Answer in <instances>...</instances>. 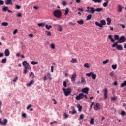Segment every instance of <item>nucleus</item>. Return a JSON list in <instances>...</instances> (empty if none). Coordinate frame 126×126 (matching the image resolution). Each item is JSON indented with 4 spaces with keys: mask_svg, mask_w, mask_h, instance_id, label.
<instances>
[{
    "mask_svg": "<svg viewBox=\"0 0 126 126\" xmlns=\"http://www.w3.org/2000/svg\"><path fill=\"white\" fill-rule=\"evenodd\" d=\"M22 64L24 67L23 73L24 74H26L27 72H28V69H31V67H30V65L27 63V61H23L22 63Z\"/></svg>",
    "mask_w": 126,
    "mask_h": 126,
    "instance_id": "obj_1",
    "label": "nucleus"
},
{
    "mask_svg": "<svg viewBox=\"0 0 126 126\" xmlns=\"http://www.w3.org/2000/svg\"><path fill=\"white\" fill-rule=\"evenodd\" d=\"M126 38L124 36H121L119 39L117 41V42H115L114 44L112 45L113 48H116L117 47V45L118 44H121L122 43H124L125 41H126Z\"/></svg>",
    "mask_w": 126,
    "mask_h": 126,
    "instance_id": "obj_2",
    "label": "nucleus"
},
{
    "mask_svg": "<svg viewBox=\"0 0 126 126\" xmlns=\"http://www.w3.org/2000/svg\"><path fill=\"white\" fill-rule=\"evenodd\" d=\"M62 90L63 91L65 97H68V96H69V94L71 93L72 91L71 88H70L65 89L64 87H63Z\"/></svg>",
    "mask_w": 126,
    "mask_h": 126,
    "instance_id": "obj_3",
    "label": "nucleus"
},
{
    "mask_svg": "<svg viewBox=\"0 0 126 126\" xmlns=\"http://www.w3.org/2000/svg\"><path fill=\"white\" fill-rule=\"evenodd\" d=\"M53 15L56 18H61L62 17V12L60 10H56L53 12Z\"/></svg>",
    "mask_w": 126,
    "mask_h": 126,
    "instance_id": "obj_4",
    "label": "nucleus"
},
{
    "mask_svg": "<svg viewBox=\"0 0 126 126\" xmlns=\"http://www.w3.org/2000/svg\"><path fill=\"white\" fill-rule=\"evenodd\" d=\"M95 24L96 26H98L99 27H103V25H106V20L104 19L101 20L100 23L96 21L95 22Z\"/></svg>",
    "mask_w": 126,
    "mask_h": 126,
    "instance_id": "obj_5",
    "label": "nucleus"
},
{
    "mask_svg": "<svg viewBox=\"0 0 126 126\" xmlns=\"http://www.w3.org/2000/svg\"><path fill=\"white\" fill-rule=\"evenodd\" d=\"M86 76H88V77H92V79H93L94 80H95V79H96V78L97 77V75H96V74H94L92 72L86 74Z\"/></svg>",
    "mask_w": 126,
    "mask_h": 126,
    "instance_id": "obj_6",
    "label": "nucleus"
},
{
    "mask_svg": "<svg viewBox=\"0 0 126 126\" xmlns=\"http://www.w3.org/2000/svg\"><path fill=\"white\" fill-rule=\"evenodd\" d=\"M86 11L88 13L93 14L95 12V9L93 7H87Z\"/></svg>",
    "mask_w": 126,
    "mask_h": 126,
    "instance_id": "obj_7",
    "label": "nucleus"
},
{
    "mask_svg": "<svg viewBox=\"0 0 126 126\" xmlns=\"http://www.w3.org/2000/svg\"><path fill=\"white\" fill-rule=\"evenodd\" d=\"M84 98V94L80 93L78 96L76 97V100L77 101H80V100H82V99Z\"/></svg>",
    "mask_w": 126,
    "mask_h": 126,
    "instance_id": "obj_8",
    "label": "nucleus"
},
{
    "mask_svg": "<svg viewBox=\"0 0 126 126\" xmlns=\"http://www.w3.org/2000/svg\"><path fill=\"white\" fill-rule=\"evenodd\" d=\"M101 108L100 107V103H96L94 106V109L95 111H98L100 110Z\"/></svg>",
    "mask_w": 126,
    "mask_h": 126,
    "instance_id": "obj_9",
    "label": "nucleus"
},
{
    "mask_svg": "<svg viewBox=\"0 0 126 126\" xmlns=\"http://www.w3.org/2000/svg\"><path fill=\"white\" fill-rule=\"evenodd\" d=\"M104 94L103 96L104 97V99H108V89L107 88H104Z\"/></svg>",
    "mask_w": 126,
    "mask_h": 126,
    "instance_id": "obj_10",
    "label": "nucleus"
},
{
    "mask_svg": "<svg viewBox=\"0 0 126 126\" xmlns=\"http://www.w3.org/2000/svg\"><path fill=\"white\" fill-rule=\"evenodd\" d=\"M88 91H89V88L88 87H85L82 89V92L83 93H86L87 94H88Z\"/></svg>",
    "mask_w": 126,
    "mask_h": 126,
    "instance_id": "obj_11",
    "label": "nucleus"
},
{
    "mask_svg": "<svg viewBox=\"0 0 126 126\" xmlns=\"http://www.w3.org/2000/svg\"><path fill=\"white\" fill-rule=\"evenodd\" d=\"M4 55L5 57H9V56L10 55V51H9V49H6L4 51Z\"/></svg>",
    "mask_w": 126,
    "mask_h": 126,
    "instance_id": "obj_12",
    "label": "nucleus"
},
{
    "mask_svg": "<svg viewBox=\"0 0 126 126\" xmlns=\"http://www.w3.org/2000/svg\"><path fill=\"white\" fill-rule=\"evenodd\" d=\"M8 122L6 119H4V122H1V119L0 118V124L1 125H6Z\"/></svg>",
    "mask_w": 126,
    "mask_h": 126,
    "instance_id": "obj_13",
    "label": "nucleus"
},
{
    "mask_svg": "<svg viewBox=\"0 0 126 126\" xmlns=\"http://www.w3.org/2000/svg\"><path fill=\"white\" fill-rule=\"evenodd\" d=\"M5 3L6 5H12V0H7Z\"/></svg>",
    "mask_w": 126,
    "mask_h": 126,
    "instance_id": "obj_14",
    "label": "nucleus"
},
{
    "mask_svg": "<svg viewBox=\"0 0 126 126\" xmlns=\"http://www.w3.org/2000/svg\"><path fill=\"white\" fill-rule=\"evenodd\" d=\"M123 8H124V7L123 6H122L121 5H118V8H117V11L118 12H121L123 11Z\"/></svg>",
    "mask_w": 126,
    "mask_h": 126,
    "instance_id": "obj_15",
    "label": "nucleus"
},
{
    "mask_svg": "<svg viewBox=\"0 0 126 126\" xmlns=\"http://www.w3.org/2000/svg\"><path fill=\"white\" fill-rule=\"evenodd\" d=\"M76 77V74L74 73L73 75H72L71 77V81L72 82L75 81V78Z\"/></svg>",
    "mask_w": 126,
    "mask_h": 126,
    "instance_id": "obj_16",
    "label": "nucleus"
},
{
    "mask_svg": "<svg viewBox=\"0 0 126 126\" xmlns=\"http://www.w3.org/2000/svg\"><path fill=\"white\" fill-rule=\"evenodd\" d=\"M117 50H118V51H122L123 50V46H122V45H117Z\"/></svg>",
    "mask_w": 126,
    "mask_h": 126,
    "instance_id": "obj_17",
    "label": "nucleus"
},
{
    "mask_svg": "<svg viewBox=\"0 0 126 126\" xmlns=\"http://www.w3.org/2000/svg\"><path fill=\"white\" fill-rule=\"evenodd\" d=\"M106 21L107 22V25H110L111 22H112V20L109 17L107 18Z\"/></svg>",
    "mask_w": 126,
    "mask_h": 126,
    "instance_id": "obj_18",
    "label": "nucleus"
},
{
    "mask_svg": "<svg viewBox=\"0 0 126 126\" xmlns=\"http://www.w3.org/2000/svg\"><path fill=\"white\" fill-rule=\"evenodd\" d=\"M32 84H34V80H32L30 81L29 83L27 84V86L30 87Z\"/></svg>",
    "mask_w": 126,
    "mask_h": 126,
    "instance_id": "obj_19",
    "label": "nucleus"
},
{
    "mask_svg": "<svg viewBox=\"0 0 126 126\" xmlns=\"http://www.w3.org/2000/svg\"><path fill=\"white\" fill-rule=\"evenodd\" d=\"M77 23L78 24H80V25H82L84 24V21H83V20H80L77 21Z\"/></svg>",
    "mask_w": 126,
    "mask_h": 126,
    "instance_id": "obj_20",
    "label": "nucleus"
},
{
    "mask_svg": "<svg viewBox=\"0 0 126 126\" xmlns=\"http://www.w3.org/2000/svg\"><path fill=\"white\" fill-rule=\"evenodd\" d=\"M94 3H101L102 0H92Z\"/></svg>",
    "mask_w": 126,
    "mask_h": 126,
    "instance_id": "obj_21",
    "label": "nucleus"
},
{
    "mask_svg": "<svg viewBox=\"0 0 126 126\" xmlns=\"http://www.w3.org/2000/svg\"><path fill=\"white\" fill-rule=\"evenodd\" d=\"M103 11V8H97L94 9V12H101V11Z\"/></svg>",
    "mask_w": 126,
    "mask_h": 126,
    "instance_id": "obj_22",
    "label": "nucleus"
},
{
    "mask_svg": "<svg viewBox=\"0 0 126 126\" xmlns=\"http://www.w3.org/2000/svg\"><path fill=\"white\" fill-rule=\"evenodd\" d=\"M45 33L46 35H47V36H51L52 35V33H51V32H50V31H45Z\"/></svg>",
    "mask_w": 126,
    "mask_h": 126,
    "instance_id": "obj_23",
    "label": "nucleus"
},
{
    "mask_svg": "<svg viewBox=\"0 0 126 126\" xmlns=\"http://www.w3.org/2000/svg\"><path fill=\"white\" fill-rule=\"evenodd\" d=\"M126 86V81H124L122 83H121L120 87L123 88Z\"/></svg>",
    "mask_w": 126,
    "mask_h": 126,
    "instance_id": "obj_24",
    "label": "nucleus"
},
{
    "mask_svg": "<svg viewBox=\"0 0 126 126\" xmlns=\"http://www.w3.org/2000/svg\"><path fill=\"white\" fill-rule=\"evenodd\" d=\"M58 31H60V32L63 30V27L60 25H58Z\"/></svg>",
    "mask_w": 126,
    "mask_h": 126,
    "instance_id": "obj_25",
    "label": "nucleus"
},
{
    "mask_svg": "<svg viewBox=\"0 0 126 126\" xmlns=\"http://www.w3.org/2000/svg\"><path fill=\"white\" fill-rule=\"evenodd\" d=\"M71 63H77V60L76 59L73 58L71 60Z\"/></svg>",
    "mask_w": 126,
    "mask_h": 126,
    "instance_id": "obj_26",
    "label": "nucleus"
},
{
    "mask_svg": "<svg viewBox=\"0 0 126 126\" xmlns=\"http://www.w3.org/2000/svg\"><path fill=\"white\" fill-rule=\"evenodd\" d=\"M91 18H92V15L89 14L87 16V18H86V20H90V19H91Z\"/></svg>",
    "mask_w": 126,
    "mask_h": 126,
    "instance_id": "obj_27",
    "label": "nucleus"
},
{
    "mask_svg": "<svg viewBox=\"0 0 126 126\" xmlns=\"http://www.w3.org/2000/svg\"><path fill=\"white\" fill-rule=\"evenodd\" d=\"M108 38L109 39H110V40H111L112 43H114V42H115V40L114 39V38L112 37V35H108Z\"/></svg>",
    "mask_w": 126,
    "mask_h": 126,
    "instance_id": "obj_28",
    "label": "nucleus"
},
{
    "mask_svg": "<svg viewBox=\"0 0 126 126\" xmlns=\"http://www.w3.org/2000/svg\"><path fill=\"white\" fill-rule=\"evenodd\" d=\"M69 12V9L68 8H66V9L65 10L64 15H67V14H68Z\"/></svg>",
    "mask_w": 126,
    "mask_h": 126,
    "instance_id": "obj_29",
    "label": "nucleus"
},
{
    "mask_svg": "<svg viewBox=\"0 0 126 126\" xmlns=\"http://www.w3.org/2000/svg\"><path fill=\"white\" fill-rule=\"evenodd\" d=\"M31 64H32V65H36L38 64V62L32 61L31 63Z\"/></svg>",
    "mask_w": 126,
    "mask_h": 126,
    "instance_id": "obj_30",
    "label": "nucleus"
},
{
    "mask_svg": "<svg viewBox=\"0 0 126 126\" xmlns=\"http://www.w3.org/2000/svg\"><path fill=\"white\" fill-rule=\"evenodd\" d=\"M117 66L118 65L117 64L112 65L111 66V68H112V69H114V70H115V69H117Z\"/></svg>",
    "mask_w": 126,
    "mask_h": 126,
    "instance_id": "obj_31",
    "label": "nucleus"
},
{
    "mask_svg": "<svg viewBox=\"0 0 126 126\" xmlns=\"http://www.w3.org/2000/svg\"><path fill=\"white\" fill-rule=\"evenodd\" d=\"M45 28H46V29H47L48 30H50V29H51V28H52V25L49 26L48 25H46Z\"/></svg>",
    "mask_w": 126,
    "mask_h": 126,
    "instance_id": "obj_32",
    "label": "nucleus"
},
{
    "mask_svg": "<svg viewBox=\"0 0 126 126\" xmlns=\"http://www.w3.org/2000/svg\"><path fill=\"white\" fill-rule=\"evenodd\" d=\"M78 109L79 112H81L82 110V106H80V104H78Z\"/></svg>",
    "mask_w": 126,
    "mask_h": 126,
    "instance_id": "obj_33",
    "label": "nucleus"
},
{
    "mask_svg": "<svg viewBox=\"0 0 126 126\" xmlns=\"http://www.w3.org/2000/svg\"><path fill=\"white\" fill-rule=\"evenodd\" d=\"M37 25L39 26V27H44V26H45V24L44 23H38Z\"/></svg>",
    "mask_w": 126,
    "mask_h": 126,
    "instance_id": "obj_34",
    "label": "nucleus"
},
{
    "mask_svg": "<svg viewBox=\"0 0 126 126\" xmlns=\"http://www.w3.org/2000/svg\"><path fill=\"white\" fill-rule=\"evenodd\" d=\"M8 9V7H3L2 10L6 12V11Z\"/></svg>",
    "mask_w": 126,
    "mask_h": 126,
    "instance_id": "obj_35",
    "label": "nucleus"
},
{
    "mask_svg": "<svg viewBox=\"0 0 126 126\" xmlns=\"http://www.w3.org/2000/svg\"><path fill=\"white\" fill-rule=\"evenodd\" d=\"M108 4H109V1H106L103 4V6L104 7H107V6H108Z\"/></svg>",
    "mask_w": 126,
    "mask_h": 126,
    "instance_id": "obj_36",
    "label": "nucleus"
},
{
    "mask_svg": "<svg viewBox=\"0 0 126 126\" xmlns=\"http://www.w3.org/2000/svg\"><path fill=\"white\" fill-rule=\"evenodd\" d=\"M1 25L2 26H7V25H8V23L5 22H3L1 23Z\"/></svg>",
    "mask_w": 126,
    "mask_h": 126,
    "instance_id": "obj_37",
    "label": "nucleus"
},
{
    "mask_svg": "<svg viewBox=\"0 0 126 126\" xmlns=\"http://www.w3.org/2000/svg\"><path fill=\"white\" fill-rule=\"evenodd\" d=\"M114 39L116 41L117 40L119 41L120 38H119V36L118 35H114Z\"/></svg>",
    "mask_w": 126,
    "mask_h": 126,
    "instance_id": "obj_38",
    "label": "nucleus"
},
{
    "mask_svg": "<svg viewBox=\"0 0 126 126\" xmlns=\"http://www.w3.org/2000/svg\"><path fill=\"white\" fill-rule=\"evenodd\" d=\"M84 66L85 67V68H89V64L88 63H86L84 65Z\"/></svg>",
    "mask_w": 126,
    "mask_h": 126,
    "instance_id": "obj_39",
    "label": "nucleus"
},
{
    "mask_svg": "<svg viewBox=\"0 0 126 126\" xmlns=\"http://www.w3.org/2000/svg\"><path fill=\"white\" fill-rule=\"evenodd\" d=\"M69 113L70 114L72 113V115H74L75 114H76V111L74 110V109H73V111H69Z\"/></svg>",
    "mask_w": 126,
    "mask_h": 126,
    "instance_id": "obj_40",
    "label": "nucleus"
},
{
    "mask_svg": "<svg viewBox=\"0 0 126 126\" xmlns=\"http://www.w3.org/2000/svg\"><path fill=\"white\" fill-rule=\"evenodd\" d=\"M90 124H91V125H93V124H94V118L91 119V120L90 121Z\"/></svg>",
    "mask_w": 126,
    "mask_h": 126,
    "instance_id": "obj_41",
    "label": "nucleus"
},
{
    "mask_svg": "<svg viewBox=\"0 0 126 126\" xmlns=\"http://www.w3.org/2000/svg\"><path fill=\"white\" fill-rule=\"evenodd\" d=\"M47 76L48 77V78L49 79V80H52V77H51V73H47Z\"/></svg>",
    "mask_w": 126,
    "mask_h": 126,
    "instance_id": "obj_42",
    "label": "nucleus"
},
{
    "mask_svg": "<svg viewBox=\"0 0 126 126\" xmlns=\"http://www.w3.org/2000/svg\"><path fill=\"white\" fill-rule=\"evenodd\" d=\"M109 62V59H107L105 61H103V64H107V63Z\"/></svg>",
    "mask_w": 126,
    "mask_h": 126,
    "instance_id": "obj_43",
    "label": "nucleus"
},
{
    "mask_svg": "<svg viewBox=\"0 0 126 126\" xmlns=\"http://www.w3.org/2000/svg\"><path fill=\"white\" fill-rule=\"evenodd\" d=\"M84 119V115L83 114H81L80 115L79 120H83Z\"/></svg>",
    "mask_w": 126,
    "mask_h": 126,
    "instance_id": "obj_44",
    "label": "nucleus"
},
{
    "mask_svg": "<svg viewBox=\"0 0 126 126\" xmlns=\"http://www.w3.org/2000/svg\"><path fill=\"white\" fill-rule=\"evenodd\" d=\"M2 63H6V58H4L1 61Z\"/></svg>",
    "mask_w": 126,
    "mask_h": 126,
    "instance_id": "obj_45",
    "label": "nucleus"
},
{
    "mask_svg": "<svg viewBox=\"0 0 126 126\" xmlns=\"http://www.w3.org/2000/svg\"><path fill=\"white\" fill-rule=\"evenodd\" d=\"M81 82H82V83H84V82H85V78H84V77H81Z\"/></svg>",
    "mask_w": 126,
    "mask_h": 126,
    "instance_id": "obj_46",
    "label": "nucleus"
},
{
    "mask_svg": "<svg viewBox=\"0 0 126 126\" xmlns=\"http://www.w3.org/2000/svg\"><path fill=\"white\" fill-rule=\"evenodd\" d=\"M50 48H51V49H53V50L55 49V44H54V43H52L50 45Z\"/></svg>",
    "mask_w": 126,
    "mask_h": 126,
    "instance_id": "obj_47",
    "label": "nucleus"
},
{
    "mask_svg": "<svg viewBox=\"0 0 126 126\" xmlns=\"http://www.w3.org/2000/svg\"><path fill=\"white\" fill-rule=\"evenodd\" d=\"M30 77H32V76L33 77H35V75L34 74V73L32 72H31V74H30Z\"/></svg>",
    "mask_w": 126,
    "mask_h": 126,
    "instance_id": "obj_48",
    "label": "nucleus"
},
{
    "mask_svg": "<svg viewBox=\"0 0 126 126\" xmlns=\"http://www.w3.org/2000/svg\"><path fill=\"white\" fill-rule=\"evenodd\" d=\"M18 80V77L16 76L15 78L13 80V82H16V81Z\"/></svg>",
    "mask_w": 126,
    "mask_h": 126,
    "instance_id": "obj_49",
    "label": "nucleus"
},
{
    "mask_svg": "<svg viewBox=\"0 0 126 126\" xmlns=\"http://www.w3.org/2000/svg\"><path fill=\"white\" fill-rule=\"evenodd\" d=\"M52 101H53V102H54V105H57V101L55 99L53 98L52 99Z\"/></svg>",
    "mask_w": 126,
    "mask_h": 126,
    "instance_id": "obj_50",
    "label": "nucleus"
},
{
    "mask_svg": "<svg viewBox=\"0 0 126 126\" xmlns=\"http://www.w3.org/2000/svg\"><path fill=\"white\" fill-rule=\"evenodd\" d=\"M121 116H125V115H126V112L124 111H121Z\"/></svg>",
    "mask_w": 126,
    "mask_h": 126,
    "instance_id": "obj_51",
    "label": "nucleus"
},
{
    "mask_svg": "<svg viewBox=\"0 0 126 126\" xmlns=\"http://www.w3.org/2000/svg\"><path fill=\"white\" fill-rule=\"evenodd\" d=\"M63 86H64L65 87H66V86H67V84H66V81H64L63 82Z\"/></svg>",
    "mask_w": 126,
    "mask_h": 126,
    "instance_id": "obj_52",
    "label": "nucleus"
},
{
    "mask_svg": "<svg viewBox=\"0 0 126 126\" xmlns=\"http://www.w3.org/2000/svg\"><path fill=\"white\" fill-rule=\"evenodd\" d=\"M17 33V29H15V30L13 31V35H15Z\"/></svg>",
    "mask_w": 126,
    "mask_h": 126,
    "instance_id": "obj_53",
    "label": "nucleus"
},
{
    "mask_svg": "<svg viewBox=\"0 0 126 126\" xmlns=\"http://www.w3.org/2000/svg\"><path fill=\"white\" fill-rule=\"evenodd\" d=\"M109 76H111V77H113L114 76V72H111L109 73Z\"/></svg>",
    "mask_w": 126,
    "mask_h": 126,
    "instance_id": "obj_54",
    "label": "nucleus"
},
{
    "mask_svg": "<svg viewBox=\"0 0 126 126\" xmlns=\"http://www.w3.org/2000/svg\"><path fill=\"white\" fill-rule=\"evenodd\" d=\"M64 117L65 119H67V118H68V115H67V114H66V113H64Z\"/></svg>",
    "mask_w": 126,
    "mask_h": 126,
    "instance_id": "obj_55",
    "label": "nucleus"
},
{
    "mask_svg": "<svg viewBox=\"0 0 126 126\" xmlns=\"http://www.w3.org/2000/svg\"><path fill=\"white\" fill-rule=\"evenodd\" d=\"M4 4V2L2 0H0V5H3Z\"/></svg>",
    "mask_w": 126,
    "mask_h": 126,
    "instance_id": "obj_56",
    "label": "nucleus"
},
{
    "mask_svg": "<svg viewBox=\"0 0 126 126\" xmlns=\"http://www.w3.org/2000/svg\"><path fill=\"white\" fill-rule=\"evenodd\" d=\"M62 5H63V6H65V5H66V2L63 1L62 2Z\"/></svg>",
    "mask_w": 126,
    "mask_h": 126,
    "instance_id": "obj_57",
    "label": "nucleus"
},
{
    "mask_svg": "<svg viewBox=\"0 0 126 126\" xmlns=\"http://www.w3.org/2000/svg\"><path fill=\"white\" fill-rule=\"evenodd\" d=\"M31 107H32V105L31 104L29 105L27 107V110H29V109H30Z\"/></svg>",
    "mask_w": 126,
    "mask_h": 126,
    "instance_id": "obj_58",
    "label": "nucleus"
},
{
    "mask_svg": "<svg viewBox=\"0 0 126 126\" xmlns=\"http://www.w3.org/2000/svg\"><path fill=\"white\" fill-rule=\"evenodd\" d=\"M16 8L17 9H20V8H21V7L18 5H16Z\"/></svg>",
    "mask_w": 126,
    "mask_h": 126,
    "instance_id": "obj_59",
    "label": "nucleus"
},
{
    "mask_svg": "<svg viewBox=\"0 0 126 126\" xmlns=\"http://www.w3.org/2000/svg\"><path fill=\"white\" fill-rule=\"evenodd\" d=\"M51 72H54V66H51Z\"/></svg>",
    "mask_w": 126,
    "mask_h": 126,
    "instance_id": "obj_60",
    "label": "nucleus"
},
{
    "mask_svg": "<svg viewBox=\"0 0 126 126\" xmlns=\"http://www.w3.org/2000/svg\"><path fill=\"white\" fill-rule=\"evenodd\" d=\"M120 25L121 26V27H122V28H126V25L122 24H120Z\"/></svg>",
    "mask_w": 126,
    "mask_h": 126,
    "instance_id": "obj_61",
    "label": "nucleus"
},
{
    "mask_svg": "<svg viewBox=\"0 0 126 126\" xmlns=\"http://www.w3.org/2000/svg\"><path fill=\"white\" fill-rule=\"evenodd\" d=\"M17 16H18V17H21L22 16V15L21 14V13H18L17 14Z\"/></svg>",
    "mask_w": 126,
    "mask_h": 126,
    "instance_id": "obj_62",
    "label": "nucleus"
},
{
    "mask_svg": "<svg viewBox=\"0 0 126 126\" xmlns=\"http://www.w3.org/2000/svg\"><path fill=\"white\" fill-rule=\"evenodd\" d=\"M69 24H70V25H72L73 26H74V25H75V23H73L72 22H70L69 23Z\"/></svg>",
    "mask_w": 126,
    "mask_h": 126,
    "instance_id": "obj_63",
    "label": "nucleus"
},
{
    "mask_svg": "<svg viewBox=\"0 0 126 126\" xmlns=\"http://www.w3.org/2000/svg\"><path fill=\"white\" fill-rule=\"evenodd\" d=\"M78 10H79V11H81V12H83V8H78Z\"/></svg>",
    "mask_w": 126,
    "mask_h": 126,
    "instance_id": "obj_64",
    "label": "nucleus"
}]
</instances>
